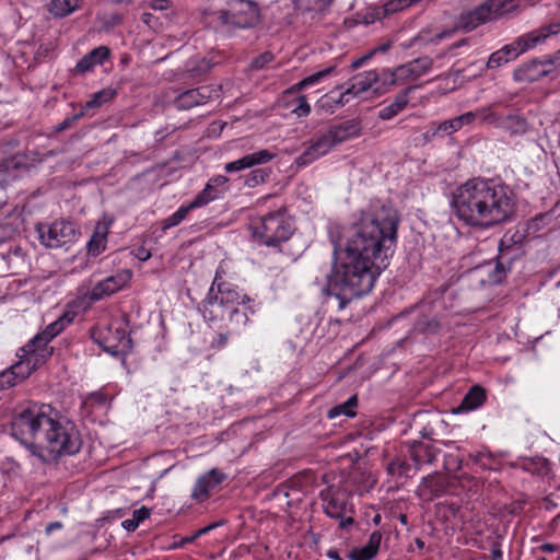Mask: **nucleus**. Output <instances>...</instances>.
I'll list each match as a JSON object with an SVG mask.
<instances>
[{"label": "nucleus", "mask_w": 560, "mask_h": 560, "mask_svg": "<svg viewBox=\"0 0 560 560\" xmlns=\"http://www.w3.org/2000/svg\"><path fill=\"white\" fill-rule=\"evenodd\" d=\"M399 214L390 206L364 213L348 237L345 258L327 276L323 292L335 296L342 310L352 300L370 293L397 242Z\"/></svg>", "instance_id": "1"}, {"label": "nucleus", "mask_w": 560, "mask_h": 560, "mask_svg": "<svg viewBox=\"0 0 560 560\" xmlns=\"http://www.w3.org/2000/svg\"><path fill=\"white\" fill-rule=\"evenodd\" d=\"M10 429L11 435L44 464L54 463L65 455H74L82 446L80 433L73 423L55 420L47 415L44 406L36 404L16 408Z\"/></svg>", "instance_id": "2"}, {"label": "nucleus", "mask_w": 560, "mask_h": 560, "mask_svg": "<svg viewBox=\"0 0 560 560\" xmlns=\"http://www.w3.org/2000/svg\"><path fill=\"white\" fill-rule=\"evenodd\" d=\"M451 207L458 220L481 229L505 223L516 211L514 195L509 187L478 178L455 189Z\"/></svg>", "instance_id": "3"}, {"label": "nucleus", "mask_w": 560, "mask_h": 560, "mask_svg": "<svg viewBox=\"0 0 560 560\" xmlns=\"http://www.w3.org/2000/svg\"><path fill=\"white\" fill-rule=\"evenodd\" d=\"M201 14L209 26L228 33L254 27L260 18L258 5L252 0H207Z\"/></svg>", "instance_id": "4"}, {"label": "nucleus", "mask_w": 560, "mask_h": 560, "mask_svg": "<svg viewBox=\"0 0 560 560\" xmlns=\"http://www.w3.org/2000/svg\"><path fill=\"white\" fill-rule=\"evenodd\" d=\"M559 32L560 21L541 26L526 35L520 36L513 44L506 45L500 50L493 52L488 59L487 68H498L503 63L515 59L521 52H524L544 42L549 35L558 34Z\"/></svg>", "instance_id": "5"}, {"label": "nucleus", "mask_w": 560, "mask_h": 560, "mask_svg": "<svg viewBox=\"0 0 560 560\" xmlns=\"http://www.w3.org/2000/svg\"><path fill=\"white\" fill-rule=\"evenodd\" d=\"M294 232L292 221L285 210L271 212L262 217L253 228L254 236L268 247H278L290 240Z\"/></svg>", "instance_id": "6"}, {"label": "nucleus", "mask_w": 560, "mask_h": 560, "mask_svg": "<svg viewBox=\"0 0 560 560\" xmlns=\"http://www.w3.org/2000/svg\"><path fill=\"white\" fill-rule=\"evenodd\" d=\"M506 0H488L477 8L464 12L458 18L457 26L466 32H470L479 25L495 20L510 12L512 4L508 7Z\"/></svg>", "instance_id": "7"}, {"label": "nucleus", "mask_w": 560, "mask_h": 560, "mask_svg": "<svg viewBox=\"0 0 560 560\" xmlns=\"http://www.w3.org/2000/svg\"><path fill=\"white\" fill-rule=\"evenodd\" d=\"M42 243L49 248H59L74 242L79 231L72 222L56 221L50 225H38L37 228Z\"/></svg>", "instance_id": "8"}, {"label": "nucleus", "mask_w": 560, "mask_h": 560, "mask_svg": "<svg viewBox=\"0 0 560 560\" xmlns=\"http://www.w3.org/2000/svg\"><path fill=\"white\" fill-rule=\"evenodd\" d=\"M433 67V59L429 56L419 57L401 65L393 72L382 74L383 84L394 85L398 81L418 80Z\"/></svg>", "instance_id": "9"}, {"label": "nucleus", "mask_w": 560, "mask_h": 560, "mask_svg": "<svg viewBox=\"0 0 560 560\" xmlns=\"http://www.w3.org/2000/svg\"><path fill=\"white\" fill-rule=\"evenodd\" d=\"M220 88L202 85L182 92L176 96L174 104L179 110H188L195 106L208 103L212 98L220 96Z\"/></svg>", "instance_id": "10"}, {"label": "nucleus", "mask_w": 560, "mask_h": 560, "mask_svg": "<svg viewBox=\"0 0 560 560\" xmlns=\"http://www.w3.org/2000/svg\"><path fill=\"white\" fill-rule=\"evenodd\" d=\"M132 277V272L128 269L118 271L116 275L97 282L90 292L91 301H100L105 296H109L121 290Z\"/></svg>", "instance_id": "11"}, {"label": "nucleus", "mask_w": 560, "mask_h": 560, "mask_svg": "<svg viewBox=\"0 0 560 560\" xmlns=\"http://www.w3.org/2000/svg\"><path fill=\"white\" fill-rule=\"evenodd\" d=\"M109 336L104 338L100 345L103 349L114 357L125 355L132 350V340L127 335L126 330L120 327H109Z\"/></svg>", "instance_id": "12"}, {"label": "nucleus", "mask_w": 560, "mask_h": 560, "mask_svg": "<svg viewBox=\"0 0 560 560\" xmlns=\"http://www.w3.org/2000/svg\"><path fill=\"white\" fill-rule=\"evenodd\" d=\"M225 479L226 475L223 471L212 468L197 479L191 492V498L202 502L209 497L210 491L221 485Z\"/></svg>", "instance_id": "13"}, {"label": "nucleus", "mask_w": 560, "mask_h": 560, "mask_svg": "<svg viewBox=\"0 0 560 560\" xmlns=\"http://www.w3.org/2000/svg\"><path fill=\"white\" fill-rule=\"evenodd\" d=\"M439 453L440 450L429 443L413 441L408 444V454L417 470L425 464H432Z\"/></svg>", "instance_id": "14"}, {"label": "nucleus", "mask_w": 560, "mask_h": 560, "mask_svg": "<svg viewBox=\"0 0 560 560\" xmlns=\"http://www.w3.org/2000/svg\"><path fill=\"white\" fill-rule=\"evenodd\" d=\"M275 156V153L264 149L250 154H246L236 161L226 163L224 170L228 173L240 172L256 165L266 164L270 162Z\"/></svg>", "instance_id": "15"}, {"label": "nucleus", "mask_w": 560, "mask_h": 560, "mask_svg": "<svg viewBox=\"0 0 560 560\" xmlns=\"http://www.w3.org/2000/svg\"><path fill=\"white\" fill-rule=\"evenodd\" d=\"M21 351L23 352L22 358L30 363L32 371H35L45 363L48 357L51 355L52 348L42 346L40 343H33L32 339L21 349Z\"/></svg>", "instance_id": "16"}, {"label": "nucleus", "mask_w": 560, "mask_h": 560, "mask_svg": "<svg viewBox=\"0 0 560 560\" xmlns=\"http://www.w3.org/2000/svg\"><path fill=\"white\" fill-rule=\"evenodd\" d=\"M230 308L221 303L218 294L213 295V285L210 289L207 300L202 303V315L208 320L230 318Z\"/></svg>", "instance_id": "17"}, {"label": "nucleus", "mask_w": 560, "mask_h": 560, "mask_svg": "<svg viewBox=\"0 0 560 560\" xmlns=\"http://www.w3.org/2000/svg\"><path fill=\"white\" fill-rule=\"evenodd\" d=\"M324 500L325 513L335 518L341 517L348 512V503L345 493L340 491H328L326 494L322 493Z\"/></svg>", "instance_id": "18"}, {"label": "nucleus", "mask_w": 560, "mask_h": 560, "mask_svg": "<svg viewBox=\"0 0 560 560\" xmlns=\"http://www.w3.org/2000/svg\"><path fill=\"white\" fill-rule=\"evenodd\" d=\"M110 55V50L106 46H98L83 56L77 63L74 71L83 74L91 71L96 65H102Z\"/></svg>", "instance_id": "19"}, {"label": "nucleus", "mask_w": 560, "mask_h": 560, "mask_svg": "<svg viewBox=\"0 0 560 560\" xmlns=\"http://www.w3.org/2000/svg\"><path fill=\"white\" fill-rule=\"evenodd\" d=\"M330 137L335 139V143L340 144L361 132V122L358 119H349L328 128Z\"/></svg>", "instance_id": "20"}, {"label": "nucleus", "mask_w": 560, "mask_h": 560, "mask_svg": "<svg viewBox=\"0 0 560 560\" xmlns=\"http://www.w3.org/2000/svg\"><path fill=\"white\" fill-rule=\"evenodd\" d=\"M549 65V59L546 61L532 60L530 62L524 63L518 69H516L514 77L520 81H536L549 72V70L545 68Z\"/></svg>", "instance_id": "21"}, {"label": "nucleus", "mask_w": 560, "mask_h": 560, "mask_svg": "<svg viewBox=\"0 0 560 560\" xmlns=\"http://www.w3.org/2000/svg\"><path fill=\"white\" fill-rule=\"evenodd\" d=\"M382 541V533L375 530L370 535L369 541L361 548H355L349 552L348 557L350 560H371L373 559L380 549Z\"/></svg>", "instance_id": "22"}, {"label": "nucleus", "mask_w": 560, "mask_h": 560, "mask_svg": "<svg viewBox=\"0 0 560 560\" xmlns=\"http://www.w3.org/2000/svg\"><path fill=\"white\" fill-rule=\"evenodd\" d=\"M417 86L409 85L405 90H402L399 94L396 95L394 102L384 108H382L378 113V117L383 120H388L398 115L408 104L409 94Z\"/></svg>", "instance_id": "23"}, {"label": "nucleus", "mask_w": 560, "mask_h": 560, "mask_svg": "<svg viewBox=\"0 0 560 560\" xmlns=\"http://www.w3.org/2000/svg\"><path fill=\"white\" fill-rule=\"evenodd\" d=\"M445 492V483L442 479H438L434 475L422 478L418 489V494L428 501L441 497Z\"/></svg>", "instance_id": "24"}, {"label": "nucleus", "mask_w": 560, "mask_h": 560, "mask_svg": "<svg viewBox=\"0 0 560 560\" xmlns=\"http://www.w3.org/2000/svg\"><path fill=\"white\" fill-rule=\"evenodd\" d=\"M381 77L376 71L360 73L352 79L350 86L346 89V94L357 96L368 91L373 84L380 81Z\"/></svg>", "instance_id": "25"}, {"label": "nucleus", "mask_w": 560, "mask_h": 560, "mask_svg": "<svg viewBox=\"0 0 560 560\" xmlns=\"http://www.w3.org/2000/svg\"><path fill=\"white\" fill-rule=\"evenodd\" d=\"M73 319V316H70L69 314H65L63 316L59 317L54 323L49 324L46 329L37 334L33 338V343H40L42 346H47L48 342L56 337L58 334H60L65 327L71 323Z\"/></svg>", "instance_id": "26"}, {"label": "nucleus", "mask_w": 560, "mask_h": 560, "mask_svg": "<svg viewBox=\"0 0 560 560\" xmlns=\"http://www.w3.org/2000/svg\"><path fill=\"white\" fill-rule=\"evenodd\" d=\"M487 394L485 388L480 385H475L466 393L455 412L477 409L485 404Z\"/></svg>", "instance_id": "27"}, {"label": "nucleus", "mask_w": 560, "mask_h": 560, "mask_svg": "<svg viewBox=\"0 0 560 560\" xmlns=\"http://www.w3.org/2000/svg\"><path fill=\"white\" fill-rule=\"evenodd\" d=\"M219 298L221 299V303H224L230 311V319H233L235 316L240 314V304L245 303L246 296H241L240 293L232 289H222L221 285L218 287Z\"/></svg>", "instance_id": "28"}, {"label": "nucleus", "mask_w": 560, "mask_h": 560, "mask_svg": "<svg viewBox=\"0 0 560 560\" xmlns=\"http://www.w3.org/2000/svg\"><path fill=\"white\" fill-rule=\"evenodd\" d=\"M108 233V225L98 222L95 226L93 235L88 243V252L92 256H98L106 246V237Z\"/></svg>", "instance_id": "29"}, {"label": "nucleus", "mask_w": 560, "mask_h": 560, "mask_svg": "<svg viewBox=\"0 0 560 560\" xmlns=\"http://www.w3.org/2000/svg\"><path fill=\"white\" fill-rule=\"evenodd\" d=\"M335 70V67H328V68H325L320 71H317L306 78H304L303 80H301L300 82L295 83L294 85H292L291 88H289L285 93L287 94H294V93H298L300 91H302L303 89L307 88V86H311V85H314L316 83H318L319 81H322L324 78L328 77L329 74H331Z\"/></svg>", "instance_id": "30"}, {"label": "nucleus", "mask_w": 560, "mask_h": 560, "mask_svg": "<svg viewBox=\"0 0 560 560\" xmlns=\"http://www.w3.org/2000/svg\"><path fill=\"white\" fill-rule=\"evenodd\" d=\"M81 0H51L49 12L56 18H63L72 13Z\"/></svg>", "instance_id": "31"}, {"label": "nucleus", "mask_w": 560, "mask_h": 560, "mask_svg": "<svg viewBox=\"0 0 560 560\" xmlns=\"http://www.w3.org/2000/svg\"><path fill=\"white\" fill-rule=\"evenodd\" d=\"M357 405H358V398L355 395H353L343 404H340V405H337V406L330 408L327 412V417L330 420H334L341 415H343L346 417H354L355 411L353 409H354V407H357Z\"/></svg>", "instance_id": "32"}, {"label": "nucleus", "mask_w": 560, "mask_h": 560, "mask_svg": "<svg viewBox=\"0 0 560 560\" xmlns=\"http://www.w3.org/2000/svg\"><path fill=\"white\" fill-rule=\"evenodd\" d=\"M219 197L218 189L212 187V183H207L206 187L191 200V207L200 208L206 206L210 201L217 199Z\"/></svg>", "instance_id": "33"}, {"label": "nucleus", "mask_w": 560, "mask_h": 560, "mask_svg": "<svg viewBox=\"0 0 560 560\" xmlns=\"http://www.w3.org/2000/svg\"><path fill=\"white\" fill-rule=\"evenodd\" d=\"M348 95L349 94H346V91L342 92L338 98H334L329 95H325L320 100H318L317 108L322 109L326 113L332 114L334 108L336 106H343L345 104H347L349 102V100L347 98Z\"/></svg>", "instance_id": "34"}, {"label": "nucleus", "mask_w": 560, "mask_h": 560, "mask_svg": "<svg viewBox=\"0 0 560 560\" xmlns=\"http://www.w3.org/2000/svg\"><path fill=\"white\" fill-rule=\"evenodd\" d=\"M295 8L301 11H324L332 0H292Z\"/></svg>", "instance_id": "35"}, {"label": "nucleus", "mask_w": 560, "mask_h": 560, "mask_svg": "<svg viewBox=\"0 0 560 560\" xmlns=\"http://www.w3.org/2000/svg\"><path fill=\"white\" fill-rule=\"evenodd\" d=\"M505 253L501 250V254L499 255L494 271L490 275V282L491 283H499L502 281V279L505 276L506 269L510 268L511 259H506L505 262Z\"/></svg>", "instance_id": "36"}, {"label": "nucleus", "mask_w": 560, "mask_h": 560, "mask_svg": "<svg viewBox=\"0 0 560 560\" xmlns=\"http://www.w3.org/2000/svg\"><path fill=\"white\" fill-rule=\"evenodd\" d=\"M335 145H337V143H335V139L330 137V131L327 130L325 133L318 136L317 139L312 143V150H315L320 155H324Z\"/></svg>", "instance_id": "37"}, {"label": "nucleus", "mask_w": 560, "mask_h": 560, "mask_svg": "<svg viewBox=\"0 0 560 560\" xmlns=\"http://www.w3.org/2000/svg\"><path fill=\"white\" fill-rule=\"evenodd\" d=\"M192 209L195 208L191 207V203L180 207L175 213H173L163 222V229L166 230L178 225Z\"/></svg>", "instance_id": "38"}, {"label": "nucleus", "mask_w": 560, "mask_h": 560, "mask_svg": "<svg viewBox=\"0 0 560 560\" xmlns=\"http://www.w3.org/2000/svg\"><path fill=\"white\" fill-rule=\"evenodd\" d=\"M527 127L526 119L521 116L511 115L505 120V128L509 129L511 133H525Z\"/></svg>", "instance_id": "39"}, {"label": "nucleus", "mask_w": 560, "mask_h": 560, "mask_svg": "<svg viewBox=\"0 0 560 560\" xmlns=\"http://www.w3.org/2000/svg\"><path fill=\"white\" fill-rule=\"evenodd\" d=\"M419 1L420 0H388L384 4L382 11H383L384 15L389 14V13H395V12L401 11L404 9H407Z\"/></svg>", "instance_id": "40"}, {"label": "nucleus", "mask_w": 560, "mask_h": 560, "mask_svg": "<svg viewBox=\"0 0 560 560\" xmlns=\"http://www.w3.org/2000/svg\"><path fill=\"white\" fill-rule=\"evenodd\" d=\"M269 176V172L266 168H256L252 171L245 179V185L249 188H254L259 184L266 182Z\"/></svg>", "instance_id": "41"}, {"label": "nucleus", "mask_w": 560, "mask_h": 560, "mask_svg": "<svg viewBox=\"0 0 560 560\" xmlns=\"http://www.w3.org/2000/svg\"><path fill=\"white\" fill-rule=\"evenodd\" d=\"M11 369L20 383L26 380L33 373L30 363H27L26 360L22 357L19 362L11 365Z\"/></svg>", "instance_id": "42"}, {"label": "nucleus", "mask_w": 560, "mask_h": 560, "mask_svg": "<svg viewBox=\"0 0 560 560\" xmlns=\"http://www.w3.org/2000/svg\"><path fill=\"white\" fill-rule=\"evenodd\" d=\"M115 95V92L112 90H103L93 94L92 98L86 102V107H96L101 106L103 103L109 101Z\"/></svg>", "instance_id": "43"}, {"label": "nucleus", "mask_w": 560, "mask_h": 560, "mask_svg": "<svg viewBox=\"0 0 560 560\" xmlns=\"http://www.w3.org/2000/svg\"><path fill=\"white\" fill-rule=\"evenodd\" d=\"M16 375L12 371L11 366L0 374V390L8 389L19 384Z\"/></svg>", "instance_id": "44"}, {"label": "nucleus", "mask_w": 560, "mask_h": 560, "mask_svg": "<svg viewBox=\"0 0 560 560\" xmlns=\"http://www.w3.org/2000/svg\"><path fill=\"white\" fill-rule=\"evenodd\" d=\"M479 116H482L483 119H487L488 117L487 116H483V112L482 110H477V112H467L460 116H457V117H454L456 122H457V127L458 129H460L463 126L465 125H469L471 124L472 121H475V119Z\"/></svg>", "instance_id": "45"}, {"label": "nucleus", "mask_w": 560, "mask_h": 560, "mask_svg": "<svg viewBox=\"0 0 560 560\" xmlns=\"http://www.w3.org/2000/svg\"><path fill=\"white\" fill-rule=\"evenodd\" d=\"M275 59V56L270 51H265L261 55L255 57L250 62V68L253 70H260L266 65L270 63Z\"/></svg>", "instance_id": "46"}, {"label": "nucleus", "mask_w": 560, "mask_h": 560, "mask_svg": "<svg viewBox=\"0 0 560 560\" xmlns=\"http://www.w3.org/2000/svg\"><path fill=\"white\" fill-rule=\"evenodd\" d=\"M457 122L455 118L447 119L438 125L436 129L432 132L434 137L438 132H444L445 135H452L458 131Z\"/></svg>", "instance_id": "47"}, {"label": "nucleus", "mask_w": 560, "mask_h": 560, "mask_svg": "<svg viewBox=\"0 0 560 560\" xmlns=\"http://www.w3.org/2000/svg\"><path fill=\"white\" fill-rule=\"evenodd\" d=\"M292 113L298 117H306L311 113V106L304 95L296 98V106L292 109Z\"/></svg>", "instance_id": "48"}, {"label": "nucleus", "mask_w": 560, "mask_h": 560, "mask_svg": "<svg viewBox=\"0 0 560 560\" xmlns=\"http://www.w3.org/2000/svg\"><path fill=\"white\" fill-rule=\"evenodd\" d=\"M439 327L440 324L435 318H432L430 320L420 318L417 322V328L423 332H435L439 329Z\"/></svg>", "instance_id": "49"}, {"label": "nucleus", "mask_w": 560, "mask_h": 560, "mask_svg": "<svg viewBox=\"0 0 560 560\" xmlns=\"http://www.w3.org/2000/svg\"><path fill=\"white\" fill-rule=\"evenodd\" d=\"M318 156H320L319 153H317V151L315 150H312V145L306 149L298 159H296V164L298 165H306L308 163H311L312 161H314L315 159H317Z\"/></svg>", "instance_id": "50"}, {"label": "nucleus", "mask_w": 560, "mask_h": 560, "mask_svg": "<svg viewBox=\"0 0 560 560\" xmlns=\"http://www.w3.org/2000/svg\"><path fill=\"white\" fill-rule=\"evenodd\" d=\"M150 509L142 506L133 511L132 520L139 525L142 521L147 520L150 516Z\"/></svg>", "instance_id": "51"}, {"label": "nucleus", "mask_w": 560, "mask_h": 560, "mask_svg": "<svg viewBox=\"0 0 560 560\" xmlns=\"http://www.w3.org/2000/svg\"><path fill=\"white\" fill-rule=\"evenodd\" d=\"M141 20L152 30L158 28V26L160 25L158 18H155L152 13L149 12H144L141 16Z\"/></svg>", "instance_id": "52"}, {"label": "nucleus", "mask_w": 560, "mask_h": 560, "mask_svg": "<svg viewBox=\"0 0 560 560\" xmlns=\"http://www.w3.org/2000/svg\"><path fill=\"white\" fill-rule=\"evenodd\" d=\"M149 7L154 11H164L171 8L170 0H152Z\"/></svg>", "instance_id": "53"}, {"label": "nucleus", "mask_w": 560, "mask_h": 560, "mask_svg": "<svg viewBox=\"0 0 560 560\" xmlns=\"http://www.w3.org/2000/svg\"><path fill=\"white\" fill-rule=\"evenodd\" d=\"M82 116V114H77L72 117H69V118H66L63 121H61L58 126H57V131H63L66 129H68L74 121H77L80 117Z\"/></svg>", "instance_id": "54"}, {"label": "nucleus", "mask_w": 560, "mask_h": 560, "mask_svg": "<svg viewBox=\"0 0 560 560\" xmlns=\"http://www.w3.org/2000/svg\"><path fill=\"white\" fill-rule=\"evenodd\" d=\"M387 469L390 475L402 476L400 459L390 462Z\"/></svg>", "instance_id": "55"}, {"label": "nucleus", "mask_w": 560, "mask_h": 560, "mask_svg": "<svg viewBox=\"0 0 560 560\" xmlns=\"http://www.w3.org/2000/svg\"><path fill=\"white\" fill-rule=\"evenodd\" d=\"M228 182V177L218 175L215 177H212L208 183H212V187L217 189L219 186H224Z\"/></svg>", "instance_id": "56"}, {"label": "nucleus", "mask_w": 560, "mask_h": 560, "mask_svg": "<svg viewBox=\"0 0 560 560\" xmlns=\"http://www.w3.org/2000/svg\"><path fill=\"white\" fill-rule=\"evenodd\" d=\"M340 522H339V527L342 528V529H346L348 528L349 526H351L353 523H354V520L352 516H341V517H337Z\"/></svg>", "instance_id": "57"}, {"label": "nucleus", "mask_w": 560, "mask_h": 560, "mask_svg": "<svg viewBox=\"0 0 560 560\" xmlns=\"http://www.w3.org/2000/svg\"><path fill=\"white\" fill-rule=\"evenodd\" d=\"M138 526H139V525H138V524H137L132 518H130V520H125V521L122 522V527H124L126 530H128V532H133V530H136Z\"/></svg>", "instance_id": "58"}, {"label": "nucleus", "mask_w": 560, "mask_h": 560, "mask_svg": "<svg viewBox=\"0 0 560 560\" xmlns=\"http://www.w3.org/2000/svg\"><path fill=\"white\" fill-rule=\"evenodd\" d=\"M232 322H235L238 325H244L248 320L247 314L244 311L240 310V314L235 316Z\"/></svg>", "instance_id": "59"}, {"label": "nucleus", "mask_w": 560, "mask_h": 560, "mask_svg": "<svg viewBox=\"0 0 560 560\" xmlns=\"http://www.w3.org/2000/svg\"><path fill=\"white\" fill-rule=\"evenodd\" d=\"M455 32V30H446V31H443V32H440L438 33L434 38L432 39V42H440L448 36H451L453 33Z\"/></svg>", "instance_id": "60"}, {"label": "nucleus", "mask_w": 560, "mask_h": 560, "mask_svg": "<svg viewBox=\"0 0 560 560\" xmlns=\"http://www.w3.org/2000/svg\"><path fill=\"white\" fill-rule=\"evenodd\" d=\"M370 56H371V54H370V55H366V56H364V57H362V58H359V59L354 60V61L351 63V68H352L353 70L359 69V68H360V67L365 62V60H368V59L370 58Z\"/></svg>", "instance_id": "61"}, {"label": "nucleus", "mask_w": 560, "mask_h": 560, "mask_svg": "<svg viewBox=\"0 0 560 560\" xmlns=\"http://www.w3.org/2000/svg\"><path fill=\"white\" fill-rule=\"evenodd\" d=\"M195 540H196V537H195V535L192 534L191 536H187V537L182 538V540H180L179 542H175L174 545H175L176 547H183L184 545H186V544H190V542H192V541H195Z\"/></svg>", "instance_id": "62"}, {"label": "nucleus", "mask_w": 560, "mask_h": 560, "mask_svg": "<svg viewBox=\"0 0 560 560\" xmlns=\"http://www.w3.org/2000/svg\"><path fill=\"white\" fill-rule=\"evenodd\" d=\"M61 527H62V524H61L60 522H51V523H49V524L46 526L45 532H46L47 534H50L52 530H55V529H59V528H61Z\"/></svg>", "instance_id": "63"}, {"label": "nucleus", "mask_w": 560, "mask_h": 560, "mask_svg": "<svg viewBox=\"0 0 560 560\" xmlns=\"http://www.w3.org/2000/svg\"><path fill=\"white\" fill-rule=\"evenodd\" d=\"M326 556L329 558V559H332V560H343L338 551L336 549H329L326 553Z\"/></svg>", "instance_id": "64"}]
</instances>
